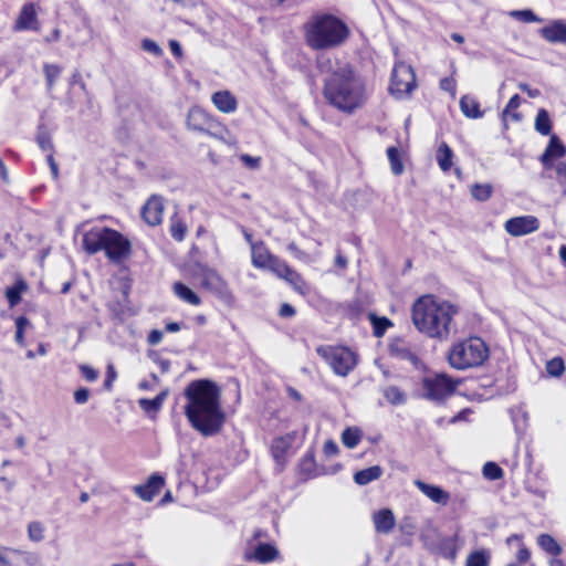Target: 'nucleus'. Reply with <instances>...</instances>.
<instances>
[{
    "label": "nucleus",
    "instance_id": "a878e982",
    "mask_svg": "<svg viewBox=\"0 0 566 566\" xmlns=\"http://www.w3.org/2000/svg\"><path fill=\"white\" fill-rule=\"evenodd\" d=\"M460 108L465 117L480 118L483 112L480 109V103L470 95H464L460 99Z\"/></svg>",
    "mask_w": 566,
    "mask_h": 566
},
{
    "label": "nucleus",
    "instance_id": "774afa93",
    "mask_svg": "<svg viewBox=\"0 0 566 566\" xmlns=\"http://www.w3.org/2000/svg\"><path fill=\"white\" fill-rule=\"evenodd\" d=\"M530 556H531V554H530L528 549L521 548L517 552L516 558L520 563L524 564L530 559Z\"/></svg>",
    "mask_w": 566,
    "mask_h": 566
},
{
    "label": "nucleus",
    "instance_id": "79ce46f5",
    "mask_svg": "<svg viewBox=\"0 0 566 566\" xmlns=\"http://www.w3.org/2000/svg\"><path fill=\"white\" fill-rule=\"evenodd\" d=\"M36 143L43 151H53V143L50 133L44 126H40L36 134Z\"/></svg>",
    "mask_w": 566,
    "mask_h": 566
},
{
    "label": "nucleus",
    "instance_id": "39448f33",
    "mask_svg": "<svg viewBox=\"0 0 566 566\" xmlns=\"http://www.w3.org/2000/svg\"><path fill=\"white\" fill-rule=\"evenodd\" d=\"M83 249L88 254L105 251L106 256L115 263L129 255L132 244L127 238L116 230L106 227H94L83 234Z\"/></svg>",
    "mask_w": 566,
    "mask_h": 566
},
{
    "label": "nucleus",
    "instance_id": "8fccbe9b",
    "mask_svg": "<svg viewBox=\"0 0 566 566\" xmlns=\"http://www.w3.org/2000/svg\"><path fill=\"white\" fill-rule=\"evenodd\" d=\"M61 67L55 64H45L44 65V74L48 83V88L51 90L54 85L55 80L61 74Z\"/></svg>",
    "mask_w": 566,
    "mask_h": 566
},
{
    "label": "nucleus",
    "instance_id": "e2e57ef3",
    "mask_svg": "<svg viewBox=\"0 0 566 566\" xmlns=\"http://www.w3.org/2000/svg\"><path fill=\"white\" fill-rule=\"evenodd\" d=\"M279 314L281 317H292L295 315V308L292 305L284 303L282 304Z\"/></svg>",
    "mask_w": 566,
    "mask_h": 566
},
{
    "label": "nucleus",
    "instance_id": "5fc2aeb1",
    "mask_svg": "<svg viewBox=\"0 0 566 566\" xmlns=\"http://www.w3.org/2000/svg\"><path fill=\"white\" fill-rule=\"evenodd\" d=\"M391 325L390 321L382 317V318H375L374 321V333L376 336H381L386 328Z\"/></svg>",
    "mask_w": 566,
    "mask_h": 566
},
{
    "label": "nucleus",
    "instance_id": "bb28decb",
    "mask_svg": "<svg viewBox=\"0 0 566 566\" xmlns=\"http://www.w3.org/2000/svg\"><path fill=\"white\" fill-rule=\"evenodd\" d=\"M174 293L181 301L198 306L201 304L200 297L187 285L181 282H176L172 286Z\"/></svg>",
    "mask_w": 566,
    "mask_h": 566
},
{
    "label": "nucleus",
    "instance_id": "ddd939ff",
    "mask_svg": "<svg viewBox=\"0 0 566 566\" xmlns=\"http://www.w3.org/2000/svg\"><path fill=\"white\" fill-rule=\"evenodd\" d=\"M217 125L218 123L205 109L198 106L190 108L187 116L188 128L214 136L211 129Z\"/></svg>",
    "mask_w": 566,
    "mask_h": 566
},
{
    "label": "nucleus",
    "instance_id": "72a5a7b5",
    "mask_svg": "<svg viewBox=\"0 0 566 566\" xmlns=\"http://www.w3.org/2000/svg\"><path fill=\"white\" fill-rule=\"evenodd\" d=\"M27 285L23 281L15 282L12 286L6 290V297L11 307L18 305L21 301V294L25 291Z\"/></svg>",
    "mask_w": 566,
    "mask_h": 566
},
{
    "label": "nucleus",
    "instance_id": "13d9d810",
    "mask_svg": "<svg viewBox=\"0 0 566 566\" xmlns=\"http://www.w3.org/2000/svg\"><path fill=\"white\" fill-rule=\"evenodd\" d=\"M241 161L248 166L249 168L255 169L260 166V158L259 157H252L250 155H242Z\"/></svg>",
    "mask_w": 566,
    "mask_h": 566
},
{
    "label": "nucleus",
    "instance_id": "69168bd1",
    "mask_svg": "<svg viewBox=\"0 0 566 566\" xmlns=\"http://www.w3.org/2000/svg\"><path fill=\"white\" fill-rule=\"evenodd\" d=\"M169 48L175 56L180 57L182 55L181 45L177 40H170Z\"/></svg>",
    "mask_w": 566,
    "mask_h": 566
},
{
    "label": "nucleus",
    "instance_id": "58836bf2",
    "mask_svg": "<svg viewBox=\"0 0 566 566\" xmlns=\"http://www.w3.org/2000/svg\"><path fill=\"white\" fill-rule=\"evenodd\" d=\"M361 439L360 430L357 428H347L342 433V441L344 446L354 449L358 446Z\"/></svg>",
    "mask_w": 566,
    "mask_h": 566
},
{
    "label": "nucleus",
    "instance_id": "49530a36",
    "mask_svg": "<svg viewBox=\"0 0 566 566\" xmlns=\"http://www.w3.org/2000/svg\"><path fill=\"white\" fill-rule=\"evenodd\" d=\"M30 322L24 316L15 318V335L14 339L19 345H24V331L29 326Z\"/></svg>",
    "mask_w": 566,
    "mask_h": 566
},
{
    "label": "nucleus",
    "instance_id": "aec40b11",
    "mask_svg": "<svg viewBox=\"0 0 566 566\" xmlns=\"http://www.w3.org/2000/svg\"><path fill=\"white\" fill-rule=\"evenodd\" d=\"M36 11L33 3H27L22 7L21 12L15 21L14 29L21 30H38Z\"/></svg>",
    "mask_w": 566,
    "mask_h": 566
},
{
    "label": "nucleus",
    "instance_id": "ea45409f",
    "mask_svg": "<svg viewBox=\"0 0 566 566\" xmlns=\"http://www.w3.org/2000/svg\"><path fill=\"white\" fill-rule=\"evenodd\" d=\"M520 105H521V97H520V95H517V94L513 95L510 98L506 107L502 112L503 119L506 120V118L510 117L513 120H520L521 119V115L518 113H516V112H513L516 108H518Z\"/></svg>",
    "mask_w": 566,
    "mask_h": 566
},
{
    "label": "nucleus",
    "instance_id": "c756f323",
    "mask_svg": "<svg viewBox=\"0 0 566 566\" xmlns=\"http://www.w3.org/2000/svg\"><path fill=\"white\" fill-rule=\"evenodd\" d=\"M169 391L165 389L153 399L142 398L138 400L139 407L146 412H157L161 409Z\"/></svg>",
    "mask_w": 566,
    "mask_h": 566
},
{
    "label": "nucleus",
    "instance_id": "e433bc0d",
    "mask_svg": "<svg viewBox=\"0 0 566 566\" xmlns=\"http://www.w3.org/2000/svg\"><path fill=\"white\" fill-rule=\"evenodd\" d=\"M387 156L390 163V168L394 175L399 176L403 172L405 167L400 158L398 148L389 147L387 149Z\"/></svg>",
    "mask_w": 566,
    "mask_h": 566
},
{
    "label": "nucleus",
    "instance_id": "5701e85b",
    "mask_svg": "<svg viewBox=\"0 0 566 566\" xmlns=\"http://www.w3.org/2000/svg\"><path fill=\"white\" fill-rule=\"evenodd\" d=\"M373 522L378 533L388 534L396 524V518L391 510L382 509L374 513Z\"/></svg>",
    "mask_w": 566,
    "mask_h": 566
},
{
    "label": "nucleus",
    "instance_id": "c9c22d12",
    "mask_svg": "<svg viewBox=\"0 0 566 566\" xmlns=\"http://www.w3.org/2000/svg\"><path fill=\"white\" fill-rule=\"evenodd\" d=\"M491 555L488 551H475L465 560V566H489Z\"/></svg>",
    "mask_w": 566,
    "mask_h": 566
},
{
    "label": "nucleus",
    "instance_id": "4d7b16f0",
    "mask_svg": "<svg viewBox=\"0 0 566 566\" xmlns=\"http://www.w3.org/2000/svg\"><path fill=\"white\" fill-rule=\"evenodd\" d=\"M90 398V390L87 388H80L74 392V400L76 403L83 405Z\"/></svg>",
    "mask_w": 566,
    "mask_h": 566
},
{
    "label": "nucleus",
    "instance_id": "2eb2a0df",
    "mask_svg": "<svg viewBox=\"0 0 566 566\" xmlns=\"http://www.w3.org/2000/svg\"><path fill=\"white\" fill-rule=\"evenodd\" d=\"M165 485V479L160 474H151L145 484L134 486V493L145 502H151Z\"/></svg>",
    "mask_w": 566,
    "mask_h": 566
},
{
    "label": "nucleus",
    "instance_id": "0eeeda50",
    "mask_svg": "<svg viewBox=\"0 0 566 566\" xmlns=\"http://www.w3.org/2000/svg\"><path fill=\"white\" fill-rule=\"evenodd\" d=\"M190 271L192 277L199 281L202 287L209 290L220 300L227 303L232 300V294L227 282L216 270L202 263H195Z\"/></svg>",
    "mask_w": 566,
    "mask_h": 566
},
{
    "label": "nucleus",
    "instance_id": "f8f14e48",
    "mask_svg": "<svg viewBox=\"0 0 566 566\" xmlns=\"http://www.w3.org/2000/svg\"><path fill=\"white\" fill-rule=\"evenodd\" d=\"M539 220L535 216H521L506 220L505 231L513 237H522L537 231Z\"/></svg>",
    "mask_w": 566,
    "mask_h": 566
},
{
    "label": "nucleus",
    "instance_id": "a18cd8bd",
    "mask_svg": "<svg viewBox=\"0 0 566 566\" xmlns=\"http://www.w3.org/2000/svg\"><path fill=\"white\" fill-rule=\"evenodd\" d=\"M28 537L30 541L39 543L44 538V526L40 522H31L28 525Z\"/></svg>",
    "mask_w": 566,
    "mask_h": 566
},
{
    "label": "nucleus",
    "instance_id": "0e129e2a",
    "mask_svg": "<svg viewBox=\"0 0 566 566\" xmlns=\"http://www.w3.org/2000/svg\"><path fill=\"white\" fill-rule=\"evenodd\" d=\"M46 161H48V164L50 166V169H51V172L53 175V178L57 179V177H59V167H57V164L54 160L53 154L50 153L48 155Z\"/></svg>",
    "mask_w": 566,
    "mask_h": 566
},
{
    "label": "nucleus",
    "instance_id": "4468645a",
    "mask_svg": "<svg viewBox=\"0 0 566 566\" xmlns=\"http://www.w3.org/2000/svg\"><path fill=\"white\" fill-rule=\"evenodd\" d=\"M279 279L286 281L293 290L302 296H305L310 292L308 284L302 277V275L292 269L286 262L281 265L280 270L275 274Z\"/></svg>",
    "mask_w": 566,
    "mask_h": 566
},
{
    "label": "nucleus",
    "instance_id": "bf43d9fd",
    "mask_svg": "<svg viewBox=\"0 0 566 566\" xmlns=\"http://www.w3.org/2000/svg\"><path fill=\"white\" fill-rule=\"evenodd\" d=\"M116 370L114 368L113 365H108L107 366V376H106V379H105V382H104V386L106 389H111L112 388V385H113V381L116 379Z\"/></svg>",
    "mask_w": 566,
    "mask_h": 566
},
{
    "label": "nucleus",
    "instance_id": "603ef678",
    "mask_svg": "<svg viewBox=\"0 0 566 566\" xmlns=\"http://www.w3.org/2000/svg\"><path fill=\"white\" fill-rule=\"evenodd\" d=\"M142 48H143V50H145L156 56H159L163 54V50L160 49V46L155 41H153L150 39L143 40Z\"/></svg>",
    "mask_w": 566,
    "mask_h": 566
},
{
    "label": "nucleus",
    "instance_id": "a211bd4d",
    "mask_svg": "<svg viewBox=\"0 0 566 566\" xmlns=\"http://www.w3.org/2000/svg\"><path fill=\"white\" fill-rule=\"evenodd\" d=\"M390 355L395 358L409 361L415 368L420 365V359L411 347L402 339H396L390 344Z\"/></svg>",
    "mask_w": 566,
    "mask_h": 566
},
{
    "label": "nucleus",
    "instance_id": "c85d7f7f",
    "mask_svg": "<svg viewBox=\"0 0 566 566\" xmlns=\"http://www.w3.org/2000/svg\"><path fill=\"white\" fill-rule=\"evenodd\" d=\"M279 556V551L271 544H259L253 553V558L260 563H269Z\"/></svg>",
    "mask_w": 566,
    "mask_h": 566
},
{
    "label": "nucleus",
    "instance_id": "4be33fe9",
    "mask_svg": "<svg viewBox=\"0 0 566 566\" xmlns=\"http://www.w3.org/2000/svg\"><path fill=\"white\" fill-rule=\"evenodd\" d=\"M541 35L551 43H566V23L554 21L539 30Z\"/></svg>",
    "mask_w": 566,
    "mask_h": 566
},
{
    "label": "nucleus",
    "instance_id": "cd10ccee",
    "mask_svg": "<svg viewBox=\"0 0 566 566\" xmlns=\"http://www.w3.org/2000/svg\"><path fill=\"white\" fill-rule=\"evenodd\" d=\"M436 158H437V163H438L440 169L443 172H447L451 169V167L453 165V163H452L453 151L447 143L443 142L440 144V146L437 149Z\"/></svg>",
    "mask_w": 566,
    "mask_h": 566
},
{
    "label": "nucleus",
    "instance_id": "a19ab883",
    "mask_svg": "<svg viewBox=\"0 0 566 566\" xmlns=\"http://www.w3.org/2000/svg\"><path fill=\"white\" fill-rule=\"evenodd\" d=\"M493 188L490 184H474L471 187V195L478 201H486L492 196Z\"/></svg>",
    "mask_w": 566,
    "mask_h": 566
},
{
    "label": "nucleus",
    "instance_id": "423d86ee",
    "mask_svg": "<svg viewBox=\"0 0 566 566\" xmlns=\"http://www.w3.org/2000/svg\"><path fill=\"white\" fill-rule=\"evenodd\" d=\"M489 357V348L480 337H470L452 346L448 360L451 367L464 370L481 366Z\"/></svg>",
    "mask_w": 566,
    "mask_h": 566
},
{
    "label": "nucleus",
    "instance_id": "3c124183",
    "mask_svg": "<svg viewBox=\"0 0 566 566\" xmlns=\"http://www.w3.org/2000/svg\"><path fill=\"white\" fill-rule=\"evenodd\" d=\"M556 174V180L563 187H566V161H558L553 164V168Z\"/></svg>",
    "mask_w": 566,
    "mask_h": 566
},
{
    "label": "nucleus",
    "instance_id": "f3484780",
    "mask_svg": "<svg viewBox=\"0 0 566 566\" xmlns=\"http://www.w3.org/2000/svg\"><path fill=\"white\" fill-rule=\"evenodd\" d=\"M566 155V147L556 135H552L547 147L539 160L545 170L553 168L554 159L563 158Z\"/></svg>",
    "mask_w": 566,
    "mask_h": 566
},
{
    "label": "nucleus",
    "instance_id": "20e7f679",
    "mask_svg": "<svg viewBox=\"0 0 566 566\" xmlns=\"http://www.w3.org/2000/svg\"><path fill=\"white\" fill-rule=\"evenodd\" d=\"M304 39L313 50L340 46L349 36L346 23L331 13H315L304 24Z\"/></svg>",
    "mask_w": 566,
    "mask_h": 566
},
{
    "label": "nucleus",
    "instance_id": "b1692460",
    "mask_svg": "<svg viewBox=\"0 0 566 566\" xmlns=\"http://www.w3.org/2000/svg\"><path fill=\"white\" fill-rule=\"evenodd\" d=\"M415 485L434 503L446 505L450 499L449 493L440 486L428 484L421 480H416Z\"/></svg>",
    "mask_w": 566,
    "mask_h": 566
},
{
    "label": "nucleus",
    "instance_id": "f257e3e1",
    "mask_svg": "<svg viewBox=\"0 0 566 566\" xmlns=\"http://www.w3.org/2000/svg\"><path fill=\"white\" fill-rule=\"evenodd\" d=\"M317 66L328 74L323 95L331 106L348 115L364 107L370 93L365 77L350 63L322 55Z\"/></svg>",
    "mask_w": 566,
    "mask_h": 566
},
{
    "label": "nucleus",
    "instance_id": "09e8293b",
    "mask_svg": "<svg viewBox=\"0 0 566 566\" xmlns=\"http://www.w3.org/2000/svg\"><path fill=\"white\" fill-rule=\"evenodd\" d=\"M547 373L553 377H559L565 370V365L562 358L555 357L546 364Z\"/></svg>",
    "mask_w": 566,
    "mask_h": 566
},
{
    "label": "nucleus",
    "instance_id": "2f4dec72",
    "mask_svg": "<svg viewBox=\"0 0 566 566\" xmlns=\"http://www.w3.org/2000/svg\"><path fill=\"white\" fill-rule=\"evenodd\" d=\"M535 129L543 136H547L552 132V122L549 118V114L546 109H538L535 117Z\"/></svg>",
    "mask_w": 566,
    "mask_h": 566
},
{
    "label": "nucleus",
    "instance_id": "9d476101",
    "mask_svg": "<svg viewBox=\"0 0 566 566\" xmlns=\"http://www.w3.org/2000/svg\"><path fill=\"white\" fill-rule=\"evenodd\" d=\"M415 87L416 75L413 69L403 62L396 63L389 86L390 93L397 98H403L408 96Z\"/></svg>",
    "mask_w": 566,
    "mask_h": 566
},
{
    "label": "nucleus",
    "instance_id": "c03bdc74",
    "mask_svg": "<svg viewBox=\"0 0 566 566\" xmlns=\"http://www.w3.org/2000/svg\"><path fill=\"white\" fill-rule=\"evenodd\" d=\"M187 233V226L179 218H171L170 234L176 241H182Z\"/></svg>",
    "mask_w": 566,
    "mask_h": 566
},
{
    "label": "nucleus",
    "instance_id": "680f3d73",
    "mask_svg": "<svg viewBox=\"0 0 566 566\" xmlns=\"http://www.w3.org/2000/svg\"><path fill=\"white\" fill-rule=\"evenodd\" d=\"M324 453L327 457H333L338 453V446L333 440H327L324 444Z\"/></svg>",
    "mask_w": 566,
    "mask_h": 566
},
{
    "label": "nucleus",
    "instance_id": "6ab92c4d",
    "mask_svg": "<svg viewBox=\"0 0 566 566\" xmlns=\"http://www.w3.org/2000/svg\"><path fill=\"white\" fill-rule=\"evenodd\" d=\"M10 554L17 555L23 566H34L39 562V557L33 553L2 546L0 547V566H13Z\"/></svg>",
    "mask_w": 566,
    "mask_h": 566
},
{
    "label": "nucleus",
    "instance_id": "473e14b6",
    "mask_svg": "<svg viewBox=\"0 0 566 566\" xmlns=\"http://www.w3.org/2000/svg\"><path fill=\"white\" fill-rule=\"evenodd\" d=\"M537 543L546 553L557 556L562 553L559 544L548 534H542L537 538Z\"/></svg>",
    "mask_w": 566,
    "mask_h": 566
},
{
    "label": "nucleus",
    "instance_id": "f704fd0d",
    "mask_svg": "<svg viewBox=\"0 0 566 566\" xmlns=\"http://www.w3.org/2000/svg\"><path fill=\"white\" fill-rule=\"evenodd\" d=\"M384 397L391 405H402L406 402V394L396 386H388L382 390Z\"/></svg>",
    "mask_w": 566,
    "mask_h": 566
},
{
    "label": "nucleus",
    "instance_id": "6e6552de",
    "mask_svg": "<svg viewBox=\"0 0 566 566\" xmlns=\"http://www.w3.org/2000/svg\"><path fill=\"white\" fill-rule=\"evenodd\" d=\"M316 352L336 375L347 376L356 365L355 354L346 347L319 346Z\"/></svg>",
    "mask_w": 566,
    "mask_h": 566
},
{
    "label": "nucleus",
    "instance_id": "7ed1b4c3",
    "mask_svg": "<svg viewBox=\"0 0 566 566\" xmlns=\"http://www.w3.org/2000/svg\"><path fill=\"white\" fill-rule=\"evenodd\" d=\"M458 313L459 308L449 301L427 294L415 301L411 318L420 333L430 338L447 340L457 332L454 316Z\"/></svg>",
    "mask_w": 566,
    "mask_h": 566
},
{
    "label": "nucleus",
    "instance_id": "7c9ffc66",
    "mask_svg": "<svg viewBox=\"0 0 566 566\" xmlns=\"http://www.w3.org/2000/svg\"><path fill=\"white\" fill-rule=\"evenodd\" d=\"M432 553H438L446 558L453 559L457 555L455 544L453 537L442 536L439 542L436 544V547L432 548Z\"/></svg>",
    "mask_w": 566,
    "mask_h": 566
},
{
    "label": "nucleus",
    "instance_id": "864d4df0",
    "mask_svg": "<svg viewBox=\"0 0 566 566\" xmlns=\"http://www.w3.org/2000/svg\"><path fill=\"white\" fill-rule=\"evenodd\" d=\"M80 370L82 376L90 382H93L98 378V371L88 365H81Z\"/></svg>",
    "mask_w": 566,
    "mask_h": 566
},
{
    "label": "nucleus",
    "instance_id": "37998d69",
    "mask_svg": "<svg viewBox=\"0 0 566 566\" xmlns=\"http://www.w3.org/2000/svg\"><path fill=\"white\" fill-rule=\"evenodd\" d=\"M509 15L524 23L542 22V19L530 9L513 10Z\"/></svg>",
    "mask_w": 566,
    "mask_h": 566
},
{
    "label": "nucleus",
    "instance_id": "9b49d317",
    "mask_svg": "<svg viewBox=\"0 0 566 566\" xmlns=\"http://www.w3.org/2000/svg\"><path fill=\"white\" fill-rule=\"evenodd\" d=\"M251 261L254 268L269 270L273 274H276L285 262L273 255L262 241L251 243Z\"/></svg>",
    "mask_w": 566,
    "mask_h": 566
},
{
    "label": "nucleus",
    "instance_id": "338daca9",
    "mask_svg": "<svg viewBox=\"0 0 566 566\" xmlns=\"http://www.w3.org/2000/svg\"><path fill=\"white\" fill-rule=\"evenodd\" d=\"M518 88L523 92H526L527 95L532 98H535L539 95V91L537 88H531L527 84L521 83L518 84Z\"/></svg>",
    "mask_w": 566,
    "mask_h": 566
},
{
    "label": "nucleus",
    "instance_id": "052dcab7",
    "mask_svg": "<svg viewBox=\"0 0 566 566\" xmlns=\"http://www.w3.org/2000/svg\"><path fill=\"white\" fill-rule=\"evenodd\" d=\"M163 332L159 329H153L147 337V340L150 345H158L163 339Z\"/></svg>",
    "mask_w": 566,
    "mask_h": 566
},
{
    "label": "nucleus",
    "instance_id": "1a4fd4ad",
    "mask_svg": "<svg viewBox=\"0 0 566 566\" xmlns=\"http://www.w3.org/2000/svg\"><path fill=\"white\" fill-rule=\"evenodd\" d=\"M459 384V380L446 374L426 377L422 381L423 397L432 401H442L455 391Z\"/></svg>",
    "mask_w": 566,
    "mask_h": 566
},
{
    "label": "nucleus",
    "instance_id": "4c0bfd02",
    "mask_svg": "<svg viewBox=\"0 0 566 566\" xmlns=\"http://www.w3.org/2000/svg\"><path fill=\"white\" fill-rule=\"evenodd\" d=\"M442 537V535L432 527H429L420 534V539L423 543V546L429 549L430 552L432 548L436 547V544L439 542V539Z\"/></svg>",
    "mask_w": 566,
    "mask_h": 566
},
{
    "label": "nucleus",
    "instance_id": "dca6fc26",
    "mask_svg": "<svg viewBox=\"0 0 566 566\" xmlns=\"http://www.w3.org/2000/svg\"><path fill=\"white\" fill-rule=\"evenodd\" d=\"M164 200L160 196H151L143 207L142 216L149 226H158L163 221Z\"/></svg>",
    "mask_w": 566,
    "mask_h": 566
},
{
    "label": "nucleus",
    "instance_id": "f03ea898",
    "mask_svg": "<svg viewBox=\"0 0 566 566\" xmlns=\"http://www.w3.org/2000/svg\"><path fill=\"white\" fill-rule=\"evenodd\" d=\"M184 396L185 416L191 427L203 437L217 434L226 421L220 387L212 380L197 379L187 385Z\"/></svg>",
    "mask_w": 566,
    "mask_h": 566
},
{
    "label": "nucleus",
    "instance_id": "412c9836",
    "mask_svg": "<svg viewBox=\"0 0 566 566\" xmlns=\"http://www.w3.org/2000/svg\"><path fill=\"white\" fill-rule=\"evenodd\" d=\"M211 102L218 111L224 114L234 113L238 108V101L230 91H218L212 94Z\"/></svg>",
    "mask_w": 566,
    "mask_h": 566
},
{
    "label": "nucleus",
    "instance_id": "6e6d98bb",
    "mask_svg": "<svg viewBox=\"0 0 566 566\" xmlns=\"http://www.w3.org/2000/svg\"><path fill=\"white\" fill-rule=\"evenodd\" d=\"M287 250L294 255L295 259L303 261V262L310 261L308 254L306 252L302 251L301 249H298V247L294 242H291L287 245Z\"/></svg>",
    "mask_w": 566,
    "mask_h": 566
},
{
    "label": "nucleus",
    "instance_id": "393cba45",
    "mask_svg": "<svg viewBox=\"0 0 566 566\" xmlns=\"http://www.w3.org/2000/svg\"><path fill=\"white\" fill-rule=\"evenodd\" d=\"M382 468L380 465H373L370 468L357 471L354 474V481L358 485H367L368 483L378 480L382 475Z\"/></svg>",
    "mask_w": 566,
    "mask_h": 566
},
{
    "label": "nucleus",
    "instance_id": "de8ad7c7",
    "mask_svg": "<svg viewBox=\"0 0 566 566\" xmlns=\"http://www.w3.org/2000/svg\"><path fill=\"white\" fill-rule=\"evenodd\" d=\"M483 475L491 481L503 476V470L494 462H486L483 467Z\"/></svg>",
    "mask_w": 566,
    "mask_h": 566
}]
</instances>
